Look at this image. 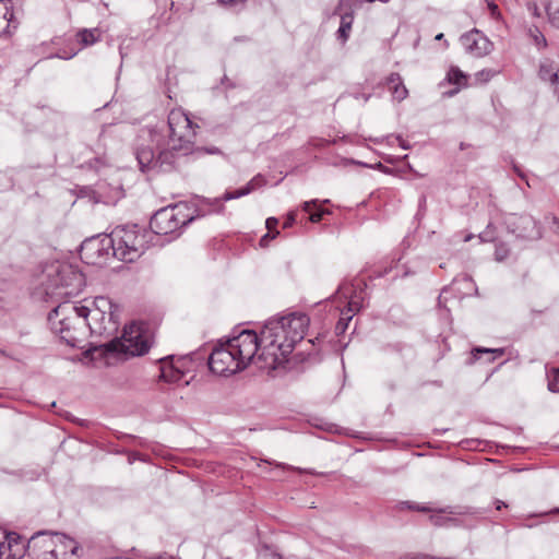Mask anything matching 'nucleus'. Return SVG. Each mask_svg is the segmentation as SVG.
I'll use <instances>...</instances> for the list:
<instances>
[{
  "label": "nucleus",
  "mask_w": 559,
  "mask_h": 559,
  "mask_svg": "<svg viewBox=\"0 0 559 559\" xmlns=\"http://www.w3.org/2000/svg\"><path fill=\"white\" fill-rule=\"evenodd\" d=\"M79 50H72L70 53L68 55H61V53H58L57 57L58 58H61V59H71L73 58L76 53H78Z\"/></svg>",
  "instance_id": "40"
},
{
  "label": "nucleus",
  "mask_w": 559,
  "mask_h": 559,
  "mask_svg": "<svg viewBox=\"0 0 559 559\" xmlns=\"http://www.w3.org/2000/svg\"><path fill=\"white\" fill-rule=\"evenodd\" d=\"M340 17H341V24L337 29L336 36H337V39L344 44V43H346V40L349 37V34L352 31V25L354 22V15H353V12H344V13H341Z\"/></svg>",
  "instance_id": "24"
},
{
  "label": "nucleus",
  "mask_w": 559,
  "mask_h": 559,
  "mask_svg": "<svg viewBox=\"0 0 559 559\" xmlns=\"http://www.w3.org/2000/svg\"><path fill=\"white\" fill-rule=\"evenodd\" d=\"M16 28L13 20L12 7H0V36L10 34L11 29Z\"/></svg>",
  "instance_id": "21"
},
{
  "label": "nucleus",
  "mask_w": 559,
  "mask_h": 559,
  "mask_svg": "<svg viewBox=\"0 0 559 559\" xmlns=\"http://www.w3.org/2000/svg\"><path fill=\"white\" fill-rule=\"evenodd\" d=\"M415 559H452V558H450V557H430V556L424 555V556H418Z\"/></svg>",
  "instance_id": "41"
},
{
  "label": "nucleus",
  "mask_w": 559,
  "mask_h": 559,
  "mask_svg": "<svg viewBox=\"0 0 559 559\" xmlns=\"http://www.w3.org/2000/svg\"><path fill=\"white\" fill-rule=\"evenodd\" d=\"M296 212H290L287 217H286V221L284 222V228H288L290 226H293V224L295 223L296 221Z\"/></svg>",
  "instance_id": "37"
},
{
  "label": "nucleus",
  "mask_w": 559,
  "mask_h": 559,
  "mask_svg": "<svg viewBox=\"0 0 559 559\" xmlns=\"http://www.w3.org/2000/svg\"><path fill=\"white\" fill-rule=\"evenodd\" d=\"M204 214L205 212L193 209L186 202H180L158 210L152 216L150 227L157 235H168Z\"/></svg>",
  "instance_id": "6"
},
{
  "label": "nucleus",
  "mask_w": 559,
  "mask_h": 559,
  "mask_svg": "<svg viewBox=\"0 0 559 559\" xmlns=\"http://www.w3.org/2000/svg\"><path fill=\"white\" fill-rule=\"evenodd\" d=\"M11 7V0H0V7Z\"/></svg>",
  "instance_id": "44"
},
{
  "label": "nucleus",
  "mask_w": 559,
  "mask_h": 559,
  "mask_svg": "<svg viewBox=\"0 0 559 559\" xmlns=\"http://www.w3.org/2000/svg\"><path fill=\"white\" fill-rule=\"evenodd\" d=\"M150 233L140 229L136 225L118 226L111 234L114 257L124 262H133L139 259L147 246Z\"/></svg>",
  "instance_id": "4"
},
{
  "label": "nucleus",
  "mask_w": 559,
  "mask_h": 559,
  "mask_svg": "<svg viewBox=\"0 0 559 559\" xmlns=\"http://www.w3.org/2000/svg\"><path fill=\"white\" fill-rule=\"evenodd\" d=\"M546 12H547V15H548V20H549V23L559 28V2L558 1H554V0H549L547 3H546Z\"/></svg>",
  "instance_id": "27"
},
{
  "label": "nucleus",
  "mask_w": 559,
  "mask_h": 559,
  "mask_svg": "<svg viewBox=\"0 0 559 559\" xmlns=\"http://www.w3.org/2000/svg\"><path fill=\"white\" fill-rule=\"evenodd\" d=\"M260 340V335L254 331L242 330L237 335L229 337L226 343L243 369L251 362H254L261 369L258 361V356L261 353Z\"/></svg>",
  "instance_id": "7"
},
{
  "label": "nucleus",
  "mask_w": 559,
  "mask_h": 559,
  "mask_svg": "<svg viewBox=\"0 0 559 559\" xmlns=\"http://www.w3.org/2000/svg\"><path fill=\"white\" fill-rule=\"evenodd\" d=\"M160 559H174L173 557H167V558H160Z\"/></svg>",
  "instance_id": "48"
},
{
  "label": "nucleus",
  "mask_w": 559,
  "mask_h": 559,
  "mask_svg": "<svg viewBox=\"0 0 559 559\" xmlns=\"http://www.w3.org/2000/svg\"><path fill=\"white\" fill-rule=\"evenodd\" d=\"M191 361L186 357L174 359V357H166L160 359V376L159 378L170 384H189L190 380L187 379L189 373L188 365Z\"/></svg>",
  "instance_id": "11"
},
{
  "label": "nucleus",
  "mask_w": 559,
  "mask_h": 559,
  "mask_svg": "<svg viewBox=\"0 0 559 559\" xmlns=\"http://www.w3.org/2000/svg\"><path fill=\"white\" fill-rule=\"evenodd\" d=\"M388 84L392 90V95L394 99L401 102L407 97L408 91L403 84L401 76L397 73H392L388 78Z\"/></svg>",
  "instance_id": "22"
},
{
  "label": "nucleus",
  "mask_w": 559,
  "mask_h": 559,
  "mask_svg": "<svg viewBox=\"0 0 559 559\" xmlns=\"http://www.w3.org/2000/svg\"><path fill=\"white\" fill-rule=\"evenodd\" d=\"M265 185H266L265 178L259 174V175L254 176L245 187L237 189L235 191H231V192L230 191L225 192L224 195L222 197V200L230 201L234 199L245 197Z\"/></svg>",
  "instance_id": "18"
},
{
  "label": "nucleus",
  "mask_w": 559,
  "mask_h": 559,
  "mask_svg": "<svg viewBox=\"0 0 559 559\" xmlns=\"http://www.w3.org/2000/svg\"><path fill=\"white\" fill-rule=\"evenodd\" d=\"M81 259L92 265H100L114 257L110 235L98 236L83 241L80 250Z\"/></svg>",
  "instance_id": "9"
},
{
  "label": "nucleus",
  "mask_w": 559,
  "mask_h": 559,
  "mask_svg": "<svg viewBox=\"0 0 559 559\" xmlns=\"http://www.w3.org/2000/svg\"><path fill=\"white\" fill-rule=\"evenodd\" d=\"M497 74V71L491 69H484L476 73V81L480 83H487L489 82L495 75Z\"/></svg>",
  "instance_id": "31"
},
{
  "label": "nucleus",
  "mask_w": 559,
  "mask_h": 559,
  "mask_svg": "<svg viewBox=\"0 0 559 559\" xmlns=\"http://www.w3.org/2000/svg\"><path fill=\"white\" fill-rule=\"evenodd\" d=\"M506 254L507 253L504 251H501L500 249H497V251H496V259L501 261V260L504 259Z\"/></svg>",
  "instance_id": "42"
},
{
  "label": "nucleus",
  "mask_w": 559,
  "mask_h": 559,
  "mask_svg": "<svg viewBox=\"0 0 559 559\" xmlns=\"http://www.w3.org/2000/svg\"><path fill=\"white\" fill-rule=\"evenodd\" d=\"M308 325L309 318L304 313L270 319L260 334L258 361L261 369L271 371L283 366L296 344L304 340Z\"/></svg>",
  "instance_id": "2"
},
{
  "label": "nucleus",
  "mask_w": 559,
  "mask_h": 559,
  "mask_svg": "<svg viewBox=\"0 0 559 559\" xmlns=\"http://www.w3.org/2000/svg\"><path fill=\"white\" fill-rule=\"evenodd\" d=\"M302 209H304L305 212L309 213V219L312 223L320 222L322 219L323 215L329 213L325 210L319 209L317 200L305 202L304 205H302Z\"/></svg>",
  "instance_id": "26"
},
{
  "label": "nucleus",
  "mask_w": 559,
  "mask_h": 559,
  "mask_svg": "<svg viewBox=\"0 0 559 559\" xmlns=\"http://www.w3.org/2000/svg\"><path fill=\"white\" fill-rule=\"evenodd\" d=\"M474 353L475 354H483V353L492 354L493 357L491 358V360H495L496 358L501 357L504 354V349H502V348L491 349V348H485V347H477L474 349Z\"/></svg>",
  "instance_id": "32"
},
{
  "label": "nucleus",
  "mask_w": 559,
  "mask_h": 559,
  "mask_svg": "<svg viewBox=\"0 0 559 559\" xmlns=\"http://www.w3.org/2000/svg\"><path fill=\"white\" fill-rule=\"evenodd\" d=\"M102 37L99 28H83L76 33V39L81 44V48L94 45Z\"/></svg>",
  "instance_id": "23"
},
{
  "label": "nucleus",
  "mask_w": 559,
  "mask_h": 559,
  "mask_svg": "<svg viewBox=\"0 0 559 559\" xmlns=\"http://www.w3.org/2000/svg\"><path fill=\"white\" fill-rule=\"evenodd\" d=\"M436 40H442L443 39V34L440 33L438 34L436 37H435Z\"/></svg>",
  "instance_id": "46"
},
{
  "label": "nucleus",
  "mask_w": 559,
  "mask_h": 559,
  "mask_svg": "<svg viewBox=\"0 0 559 559\" xmlns=\"http://www.w3.org/2000/svg\"><path fill=\"white\" fill-rule=\"evenodd\" d=\"M277 224H278V221L275 217H269L266 219L265 225H266V228H267L269 233L265 234L261 238V245H265V241H266L267 238H271V239L275 238V236L278 234V231H276L272 236H271V231L276 228Z\"/></svg>",
  "instance_id": "30"
},
{
  "label": "nucleus",
  "mask_w": 559,
  "mask_h": 559,
  "mask_svg": "<svg viewBox=\"0 0 559 559\" xmlns=\"http://www.w3.org/2000/svg\"><path fill=\"white\" fill-rule=\"evenodd\" d=\"M445 83L455 85V88L452 91L445 92V95L448 96H454L457 94L463 87L467 85V75L461 71L457 67L452 66L447 75L444 81L440 83V86H443Z\"/></svg>",
  "instance_id": "17"
},
{
  "label": "nucleus",
  "mask_w": 559,
  "mask_h": 559,
  "mask_svg": "<svg viewBox=\"0 0 559 559\" xmlns=\"http://www.w3.org/2000/svg\"><path fill=\"white\" fill-rule=\"evenodd\" d=\"M527 7H528V10L532 11L533 15H535V16L540 15V13L538 12V8L535 3H528Z\"/></svg>",
  "instance_id": "39"
},
{
  "label": "nucleus",
  "mask_w": 559,
  "mask_h": 559,
  "mask_svg": "<svg viewBox=\"0 0 559 559\" xmlns=\"http://www.w3.org/2000/svg\"><path fill=\"white\" fill-rule=\"evenodd\" d=\"M534 38L537 46L543 48L547 46L546 38L543 34L538 33V35H535Z\"/></svg>",
  "instance_id": "38"
},
{
  "label": "nucleus",
  "mask_w": 559,
  "mask_h": 559,
  "mask_svg": "<svg viewBox=\"0 0 559 559\" xmlns=\"http://www.w3.org/2000/svg\"><path fill=\"white\" fill-rule=\"evenodd\" d=\"M27 551V544L15 532L7 531V538L0 540V559H22Z\"/></svg>",
  "instance_id": "15"
},
{
  "label": "nucleus",
  "mask_w": 559,
  "mask_h": 559,
  "mask_svg": "<svg viewBox=\"0 0 559 559\" xmlns=\"http://www.w3.org/2000/svg\"><path fill=\"white\" fill-rule=\"evenodd\" d=\"M353 164H360L359 162H356V160H352Z\"/></svg>",
  "instance_id": "47"
},
{
  "label": "nucleus",
  "mask_w": 559,
  "mask_h": 559,
  "mask_svg": "<svg viewBox=\"0 0 559 559\" xmlns=\"http://www.w3.org/2000/svg\"><path fill=\"white\" fill-rule=\"evenodd\" d=\"M153 344V334L146 323H131L126 325L120 337L106 344L109 352L127 356H143Z\"/></svg>",
  "instance_id": "5"
},
{
  "label": "nucleus",
  "mask_w": 559,
  "mask_h": 559,
  "mask_svg": "<svg viewBox=\"0 0 559 559\" xmlns=\"http://www.w3.org/2000/svg\"><path fill=\"white\" fill-rule=\"evenodd\" d=\"M538 76L543 82L550 85L552 91L559 95V63L544 59L540 61Z\"/></svg>",
  "instance_id": "16"
},
{
  "label": "nucleus",
  "mask_w": 559,
  "mask_h": 559,
  "mask_svg": "<svg viewBox=\"0 0 559 559\" xmlns=\"http://www.w3.org/2000/svg\"><path fill=\"white\" fill-rule=\"evenodd\" d=\"M27 552L32 559H79V543L59 533L38 532L27 542Z\"/></svg>",
  "instance_id": "3"
},
{
  "label": "nucleus",
  "mask_w": 559,
  "mask_h": 559,
  "mask_svg": "<svg viewBox=\"0 0 559 559\" xmlns=\"http://www.w3.org/2000/svg\"><path fill=\"white\" fill-rule=\"evenodd\" d=\"M506 224L512 234L525 239H537L540 237V229L537 222L530 215L510 214Z\"/></svg>",
  "instance_id": "13"
},
{
  "label": "nucleus",
  "mask_w": 559,
  "mask_h": 559,
  "mask_svg": "<svg viewBox=\"0 0 559 559\" xmlns=\"http://www.w3.org/2000/svg\"><path fill=\"white\" fill-rule=\"evenodd\" d=\"M157 169L168 170L175 162V150L157 148Z\"/></svg>",
  "instance_id": "25"
},
{
  "label": "nucleus",
  "mask_w": 559,
  "mask_h": 559,
  "mask_svg": "<svg viewBox=\"0 0 559 559\" xmlns=\"http://www.w3.org/2000/svg\"><path fill=\"white\" fill-rule=\"evenodd\" d=\"M209 367L213 373L218 376H230L243 370L226 342L213 349L209 358Z\"/></svg>",
  "instance_id": "10"
},
{
  "label": "nucleus",
  "mask_w": 559,
  "mask_h": 559,
  "mask_svg": "<svg viewBox=\"0 0 559 559\" xmlns=\"http://www.w3.org/2000/svg\"><path fill=\"white\" fill-rule=\"evenodd\" d=\"M403 506H405L409 510L418 511V512H433V509L425 506V504H418L414 502H403Z\"/></svg>",
  "instance_id": "33"
},
{
  "label": "nucleus",
  "mask_w": 559,
  "mask_h": 559,
  "mask_svg": "<svg viewBox=\"0 0 559 559\" xmlns=\"http://www.w3.org/2000/svg\"><path fill=\"white\" fill-rule=\"evenodd\" d=\"M136 159L139 162L141 170L157 169V153L151 146H143L136 153Z\"/></svg>",
  "instance_id": "20"
},
{
  "label": "nucleus",
  "mask_w": 559,
  "mask_h": 559,
  "mask_svg": "<svg viewBox=\"0 0 559 559\" xmlns=\"http://www.w3.org/2000/svg\"><path fill=\"white\" fill-rule=\"evenodd\" d=\"M495 503H496V509H497V510H501L502 508H507V507H508V506H507L503 501H501V500H496V502H495Z\"/></svg>",
  "instance_id": "43"
},
{
  "label": "nucleus",
  "mask_w": 559,
  "mask_h": 559,
  "mask_svg": "<svg viewBox=\"0 0 559 559\" xmlns=\"http://www.w3.org/2000/svg\"><path fill=\"white\" fill-rule=\"evenodd\" d=\"M269 556H271L272 559H282L280 554L271 551V549L269 547H263L259 551L260 559H267Z\"/></svg>",
  "instance_id": "35"
},
{
  "label": "nucleus",
  "mask_w": 559,
  "mask_h": 559,
  "mask_svg": "<svg viewBox=\"0 0 559 559\" xmlns=\"http://www.w3.org/2000/svg\"><path fill=\"white\" fill-rule=\"evenodd\" d=\"M549 391L559 392V368H551L547 371Z\"/></svg>",
  "instance_id": "28"
},
{
  "label": "nucleus",
  "mask_w": 559,
  "mask_h": 559,
  "mask_svg": "<svg viewBox=\"0 0 559 559\" xmlns=\"http://www.w3.org/2000/svg\"><path fill=\"white\" fill-rule=\"evenodd\" d=\"M361 307V298L359 296H353L347 304V308L342 310L341 318L336 324V330L344 332L347 328L348 322L353 319L355 312L359 311Z\"/></svg>",
  "instance_id": "19"
},
{
  "label": "nucleus",
  "mask_w": 559,
  "mask_h": 559,
  "mask_svg": "<svg viewBox=\"0 0 559 559\" xmlns=\"http://www.w3.org/2000/svg\"><path fill=\"white\" fill-rule=\"evenodd\" d=\"M486 1H487V4H488L491 15L493 17H498L500 14L498 5L493 2V0H486Z\"/></svg>",
  "instance_id": "36"
},
{
  "label": "nucleus",
  "mask_w": 559,
  "mask_h": 559,
  "mask_svg": "<svg viewBox=\"0 0 559 559\" xmlns=\"http://www.w3.org/2000/svg\"><path fill=\"white\" fill-rule=\"evenodd\" d=\"M429 520L436 526L445 525L448 522H453V523L455 522L454 519L444 518V516H441V515H438V514L430 515Z\"/></svg>",
  "instance_id": "34"
},
{
  "label": "nucleus",
  "mask_w": 559,
  "mask_h": 559,
  "mask_svg": "<svg viewBox=\"0 0 559 559\" xmlns=\"http://www.w3.org/2000/svg\"><path fill=\"white\" fill-rule=\"evenodd\" d=\"M170 140H188L197 135L199 128L190 117L180 108L173 109L168 115Z\"/></svg>",
  "instance_id": "12"
},
{
  "label": "nucleus",
  "mask_w": 559,
  "mask_h": 559,
  "mask_svg": "<svg viewBox=\"0 0 559 559\" xmlns=\"http://www.w3.org/2000/svg\"><path fill=\"white\" fill-rule=\"evenodd\" d=\"M83 285L82 273L73 270L71 265H62L53 278V287L48 288L47 294L56 298H71L81 293Z\"/></svg>",
  "instance_id": "8"
},
{
  "label": "nucleus",
  "mask_w": 559,
  "mask_h": 559,
  "mask_svg": "<svg viewBox=\"0 0 559 559\" xmlns=\"http://www.w3.org/2000/svg\"><path fill=\"white\" fill-rule=\"evenodd\" d=\"M357 0H340L334 14L341 15L344 12H353Z\"/></svg>",
  "instance_id": "29"
},
{
  "label": "nucleus",
  "mask_w": 559,
  "mask_h": 559,
  "mask_svg": "<svg viewBox=\"0 0 559 559\" xmlns=\"http://www.w3.org/2000/svg\"><path fill=\"white\" fill-rule=\"evenodd\" d=\"M460 41L467 53L477 58L488 55L492 49L491 41L477 29L463 34Z\"/></svg>",
  "instance_id": "14"
},
{
  "label": "nucleus",
  "mask_w": 559,
  "mask_h": 559,
  "mask_svg": "<svg viewBox=\"0 0 559 559\" xmlns=\"http://www.w3.org/2000/svg\"><path fill=\"white\" fill-rule=\"evenodd\" d=\"M91 305L60 302L48 314L51 331L71 347H80L88 331L99 336L114 335L119 326V307L104 296L96 297Z\"/></svg>",
  "instance_id": "1"
},
{
  "label": "nucleus",
  "mask_w": 559,
  "mask_h": 559,
  "mask_svg": "<svg viewBox=\"0 0 559 559\" xmlns=\"http://www.w3.org/2000/svg\"><path fill=\"white\" fill-rule=\"evenodd\" d=\"M401 143V147L403 150H409L411 148V145L408 144V142H400Z\"/></svg>",
  "instance_id": "45"
}]
</instances>
